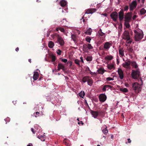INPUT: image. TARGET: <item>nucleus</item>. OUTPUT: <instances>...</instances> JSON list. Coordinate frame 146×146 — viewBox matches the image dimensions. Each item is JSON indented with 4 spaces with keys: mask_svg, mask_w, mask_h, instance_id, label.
<instances>
[{
    "mask_svg": "<svg viewBox=\"0 0 146 146\" xmlns=\"http://www.w3.org/2000/svg\"><path fill=\"white\" fill-rule=\"evenodd\" d=\"M137 82H135L132 84V88L136 93H139L141 90L142 86L143 84V81L141 78L138 80Z\"/></svg>",
    "mask_w": 146,
    "mask_h": 146,
    "instance_id": "1",
    "label": "nucleus"
},
{
    "mask_svg": "<svg viewBox=\"0 0 146 146\" xmlns=\"http://www.w3.org/2000/svg\"><path fill=\"white\" fill-rule=\"evenodd\" d=\"M135 38L136 41H138L141 39L143 37V34L142 31L137 29L134 31Z\"/></svg>",
    "mask_w": 146,
    "mask_h": 146,
    "instance_id": "2",
    "label": "nucleus"
},
{
    "mask_svg": "<svg viewBox=\"0 0 146 146\" xmlns=\"http://www.w3.org/2000/svg\"><path fill=\"white\" fill-rule=\"evenodd\" d=\"M122 38L126 40V43L127 44H130L132 42V40L130 37L129 33L127 31H124L123 34Z\"/></svg>",
    "mask_w": 146,
    "mask_h": 146,
    "instance_id": "3",
    "label": "nucleus"
},
{
    "mask_svg": "<svg viewBox=\"0 0 146 146\" xmlns=\"http://www.w3.org/2000/svg\"><path fill=\"white\" fill-rule=\"evenodd\" d=\"M140 75V72L139 69L137 68L136 70H133L132 71L131 76L132 78L134 79L137 80Z\"/></svg>",
    "mask_w": 146,
    "mask_h": 146,
    "instance_id": "4",
    "label": "nucleus"
},
{
    "mask_svg": "<svg viewBox=\"0 0 146 146\" xmlns=\"http://www.w3.org/2000/svg\"><path fill=\"white\" fill-rule=\"evenodd\" d=\"M113 44V42L111 41L105 42L104 44V48L105 50H108L109 49L110 47L112 46Z\"/></svg>",
    "mask_w": 146,
    "mask_h": 146,
    "instance_id": "5",
    "label": "nucleus"
},
{
    "mask_svg": "<svg viewBox=\"0 0 146 146\" xmlns=\"http://www.w3.org/2000/svg\"><path fill=\"white\" fill-rule=\"evenodd\" d=\"M58 36V41L59 43V44L61 45L62 46L64 45V42L63 40L62 39L60 36H59L58 35L56 34H54L53 35H51V36L53 38H55V36Z\"/></svg>",
    "mask_w": 146,
    "mask_h": 146,
    "instance_id": "6",
    "label": "nucleus"
},
{
    "mask_svg": "<svg viewBox=\"0 0 146 146\" xmlns=\"http://www.w3.org/2000/svg\"><path fill=\"white\" fill-rule=\"evenodd\" d=\"M117 72L120 79L123 80L124 78V74L123 70L120 68H118Z\"/></svg>",
    "mask_w": 146,
    "mask_h": 146,
    "instance_id": "7",
    "label": "nucleus"
},
{
    "mask_svg": "<svg viewBox=\"0 0 146 146\" xmlns=\"http://www.w3.org/2000/svg\"><path fill=\"white\" fill-rule=\"evenodd\" d=\"M80 28L75 27L74 28V41H75V37H76L80 33Z\"/></svg>",
    "mask_w": 146,
    "mask_h": 146,
    "instance_id": "8",
    "label": "nucleus"
},
{
    "mask_svg": "<svg viewBox=\"0 0 146 146\" xmlns=\"http://www.w3.org/2000/svg\"><path fill=\"white\" fill-rule=\"evenodd\" d=\"M130 61L127 60L123 63L122 65V66L124 68L127 69H130L131 68V67L130 66Z\"/></svg>",
    "mask_w": 146,
    "mask_h": 146,
    "instance_id": "9",
    "label": "nucleus"
},
{
    "mask_svg": "<svg viewBox=\"0 0 146 146\" xmlns=\"http://www.w3.org/2000/svg\"><path fill=\"white\" fill-rule=\"evenodd\" d=\"M99 100L100 102H104L107 99V96L104 94H101L99 96Z\"/></svg>",
    "mask_w": 146,
    "mask_h": 146,
    "instance_id": "10",
    "label": "nucleus"
},
{
    "mask_svg": "<svg viewBox=\"0 0 146 146\" xmlns=\"http://www.w3.org/2000/svg\"><path fill=\"white\" fill-rule=\"evenodd\" d=\"M110 16L113 21H115L118 18V14L116 12H113L111 14Z\"/></svg>",
    "mask_w": 146,
    "mask_h": 146,
    "instance_id": "11",
    "label": "nucleus"
},
{
    "mask_svg": "<svg viewBox=\"0 0 146 146\" xmlns=\"http://www.w3.org/2000/svg\"><path fill=\"white\" fill-rule=\"evenodd\" d=\"M119 19L120 21H121L123 20L124 18V12L123 9L120 10L119 12Z\"/></svg>",
    "mask_w": 146,
    "mask_h": 146,
    "instance_id": "12",
    "label": "nucleus"
},
{
    "mask_svg": "<svg viewBox=\"0 0 146 146\" xmlns=\"http://www.w3.org/2000/svg\"><path fill=\"white\" fill-rule=\"evenodd\" d=\"M119 54L121 57L124 56V49L123 47L119 48Z\"/></svg>",
    "mask_w": 146,
    "mask_h": 146,
    "instance_id": "13",
    "label": "nucleus"
},
{
    "mask_svg": "<svg viewBox=\"0 0 146 146\" xmlns=\"http://www.w3.org/2000/svg\"><path fill=\"white\" fill-rule=\"evenodd\" d=\"M132 16V13H127L125 17V21H130Z\"/></svg>",
    "mask_w": 146,
    "mask_h": 146,
    "instance_id": "14",
    "label": "nucleus"
},
{
    "mask_svg": "<svg viewBox=\"0 0 146 146\" xmlns=\"http://www.w3.org/2000/svg\"><path fill=\"white\" fill-rule=\"evenodd\" d=\"M137 3L135 1H133L130 5V10L132 11L135 9L137 6Z\"/></svg>",
    "mask_w": 146,
    "mask_h": 146,
    "instance_id": "15",
    "label": "nucleus"
},
{
    "mask_svg": "<svg viewBox=\"0 0 146 146\" xmlns=\"http://www.w3.org/2000/svg\"><path fill=\"white\" fill-rule=\"evenodd\" d=\"M112 86L110 85H104L102 88V90L103 92H106V90H108L109 89L112 88Z\"/></svg>",
    "mask_w": 146,
    "mask_h": 146,
    "instance_id": "16",
    "label": "nucleus"
},
{
    "mask_svg": "<svg viewBox=\"0 0 146 146\" xmlns=\"http://www.w3.org/2000/svg\"><path fill=\"white\" fill-rule=\"evenodd\" d=\"M115 64H108L107 65V67L109 70H114L115 68Z\"/></svg>",
    "mask_w": 146,
    "mask_h": 146,
    "instance_id": "17",
    "label": "nucleus"
},
{
    "mask_svg": "<svg viewBox=\"0 0 146 146\" xmlns=\"http://www.w3.org/2000/svg\"><path fill=\"white\" fill-rule=\"evenodd\" d=\"M130 65L132 66L133 68L135 69L138 68V65L136 62L135 61H130Z\"/></svg>",
    "mask_w": 146,
    "mask_h": 146,
    "instance_id": "18",
    "label": "nucleus"
},
{
    "mask_svg": "<svg viewBox=\"0 0 146 146\" xmlns=\"http://www.w3.org/2000/svg\"><path fill=\"white\" fill-rule=\"evenodd\" d=\"M60 69H62L63 71L65 70V66L62 63H59L58 65V70L59 71Z\"/></svg>",
    "mask_w": 146,
    "mask_h": 146,
    "instance_id": "19",
    "label": "nucleus"
},
{
    "mask_svg": "<svg viewBox=\"0 0 146 146\" xmlns=\"http://www.w3.org/2000/svg\"><path fill=\"white\" fill-rule=\"evenodd\" d=\"M91 113L92 116L95 118H97L99 114L98 111H91Z\"/></svg>",
    "mask_w": 146,
    "mask_h": 146,
    "instance_id": "20",
    "label": "nucleus"
},
{
    "mask_svg": "<svg viewBox=\"0 0 146 146\" xmlns=\"http://www.w3.org/2000/svg\"><path fill=\"white\" fill-rule=\"evenodd\" d=\"M113 58V56L111 55H108L106 56L104 59L105 60L107 61H110Z\"/></svg>",
    "mask_w": 146,
    "mask_h": 146,
    "instance_id": "21",
    "label": "nucleus"
},
{
    "mask_svg": "<svg viewBox=\"0 0 146 146\" xmlns=\"http://www.w3.org/2000/svg\"><path fill=\"white\" fill-rule=\"evenodd\" d=\"M39 76V73L38 72H35L33 75V78L34 80H36L38 79Z\"/></svg>",
    "mask_w": 146,
    "mask_h": 146,
    "instance_id": "22",
    "label": "nucleus"
},
{
    "mask_svg": "<svg viewBox=\"0 0 146 146\" xmlns=\"http://www.w3.org/2000/svg\"><path fill=\"white\" fill-rule=\"evenodd\" d=\"M93 83V81L92 79L90 77L89 80H88L87 81L88 84L90 86H91L92 85Z\"/></svg>",
    "mask_w": 146,
    "mask_h": 146,
    "instance_id": "23",
    "label": "nucleus"
},
{
    "mask_svg": "<svg viewBox=\"0 0 146 146\" xmlns=\"http://www.w3.org/2000/svg\"><path fill=\"white\" fill-rule=\"evenodd\" d=\"M105 71V70L104 69V68H102L99 69L97 70V72H98V73L101 74H103L104 72Z\"/></svg>",
    "mask_w": 146,
    "mask_h": 146,
    "instance_id": "24",
    "label": "nucleus"
},
{
    "mask_svg": "<svg viewBox=\"0 0 146 146\" xmlns=\"http://www.w3.org/2000/svg\"><path fill=\"white\" fill-rule=\"evenodd\" d=\"M83 51L85 52H88V49L86 44H84L83 45Z\"/></svg>",
    "mask_w": 146,
    "mask_h": 146,
    "instance_id": "25",
    "label": "nucleus"
},
{
    "mask_svg": "<svg viewBox=\"0 0 146 146\" xmlns=\"http://www.w3.org/2000/svg\"><path fill=\"white\" fill-rule=\"evenodd\" d=\"M92 32V29L91 28H89L85 32V33L88 35H90L91 34Z\"/></svg>",
    "mask_w": 146,
    "mask_h": 146,
    "instance_id": "26",
    "label": "nucleus"
},
{
    "mask_svg": "<svg viewBox=\"0 0 146 146\" xmlns=\"http://www.w3.org/2000/svg\"><path fill=\"white\" fill-rule=\"evenodd\" d=\"M98 33H99V35L101 36H104V38L106 36L105 35V33H104L103 32H102V30L101 29H100L98 31Z\"/></svg>",
    "mask_w": 146,
    "mask_h": 146,
    "instance_id": "27",
    "label": "nucleus"
},
{
    "mask_svg": "<svg viewBox=\"0 0 146 146\" xmlns=\"http://www.w3.org/2000/svg\"><path fill=\"white\" fill-rule=\"evenodd\" d=\"M60 4L61 6L64 7L66 5V3L65 0H62L60 1Z\"/></svg>",
    "mask_w": 146,
    "mask_h": 146,
    "instance_id": "28",
    "label": "nucleus"
},
{
    "mask_svg": "<svg viewBox=\"0 0 146 146\" xmlns=\"http://www.w3.org/2000/svg\"><path fill=\"white\" fill-rule=\"evenodd\" d=\"M54 45V43L52 41H50L49 42L48 44V46L50 48H52L53 47V46Z\"/></svg>",
    "mask_w": 146,
    "mask_h": 146,
    "instance_id": "29",
    "label": "nucleus"
},
{
    "mask_svg": "<svg viewBox=\"0 0 146 146\" xmlns=\"http://www.w3.org/2000/svg\"><path fill=\"white\" fill-rule=\"evenodd\" d=\"M89 77H90L89 76H85L82 79V82L84 83L87 82Z\"/></svg>",
    "mask_w": 146,
    "mask_h": 146,
    "instance_id": "30",
    "label": "nucleus"
},
{
    "mask_svg": "<svg viewBox=\"0 0 146 146\" xmlns=\"http://www.w3.org/2000/svg\"><path fill=\"white\" fill-rule=\"evenodd\" d=\"M85 93L84 91H81L80 92L79 94V96L82 98H83L84 97L85 95Z\"/></svg>",
    "mask_w": 146,
    "mask_h": 146,
    "instance_id": "31",
    "label": "nucleus"
},
{
    "mask_svg": "<svg viewBox=\"0 0 146 146\" xmlns=\"http://www.w3.org/2000/svg\"><path fill=\"white\" fill-rule=\"evenodd\" d=\"M85 40L88 43H90L91 41L92 40V38L90 37L89 36H87L85 38Z\"/></svg>",
    "mask_w": 146,
    "mask_h": 146,
    "instance_id": "32",
    "label": "nucleus"
},
{
    "mask_svg": "<svg viewBox=\"0 0 146 146\" xmlns=\"http://www.w3.org/2000/svg\"><path fill=\"white\" fill-rule=\"evenodd\" d=\"M119 90L120 91H121V92H125V93L127 92L128 91V89L127 88H120L119 89Z\"/></svg>",
    "mask_w": 146,
    "mask_h": 146,
    "instance_id": "33",
    "label": "nucleus"
},
{
    "mask_svg": "<svg viewBox=\"0 0 146 146\" xmlns=\"http://www.w3.org/2000/svg\"><path fill=\"white\" fill-rule=\"evenodd\" d=\"M59 30L62 33H64L65 32L64 29L63 28L60 27H58L56 28V30L57 31H58Z\"/></svg>",
    "mask_w": 146,
    "mask_h": 146,
    "instance_id": "34",
    "label": "nucleus"
},
{
    "mask_svg": "<svg viewBox=\"0 0 146 146\" xmlns=\"http://www.w3.org/2000/svg\"><path fill=\"white\" fill-rule=\"evenodd\" d=\"M50 58L51 59L52 61V62H54L56 60V57L54 56L53 54L50 55Z\"/></svg>",
    "mask_w": 146,
    "mask_h": 146,
    "instance_id": "35",
    "label": "nucleus"
},
{
    "mask_svg": "<svg viewBox=\"0 0 146 146\" xmlns=\"http://www.w3.org/2000/svg\"><path fill=\"white\" fill-rule=\"evenodd\" d=\"M146 11L144 9L142 8L140 11V13L141 15H143L145 13Z\"/></svg>",
    "mask_w": 146,
    "mask_h": 146,
    "instance_id": "36",
    "label": "nucleus"
},
{
    "mask_svg": "<svg viewBox=\"0 0 146 146\" xmlns=\"http://www.w3.org/2000/svg\"><path fill=\"white\" fill-rule=\"evenodd\" d=\"M68 140L66 139H64L63 141V143L67 146H70V144L68 143Z\"/></svg>",
    "mask_w": 146,
    "mask_h": 146,
    "instance_id": "37",
    "label": "nucleus"
},
{
    "mask_svg": "<svg viewBox=\"0 0 146 146\" xmlns=\"http://www.w3.org/2000/svg\"><path fill=\"white\" fill-rule=\"evenodd\" d=\"M129 22V21H125V25L126 27L127 28H129L130 27V25L128 23Z\"/></svg>",
    "mask_w": 146,
    "mask_h": 146,
    "instance_id": "38",
    "label": "nucleus"
},
{
    "mask_svg": "<svg viewBox=\"0 0 146 146\" xmlns=\"http://www.w3.org/2000/svg\"><path fill=\"white\" fill-rule=\"evenodd\" d=\"M105 128L102 129V131L104 133H108V130H107L106 128L107 127L106 125H105Z\"/></svg>",
    "mask_w": 146,
    "mask_h": 146,
    "instance_id": "39",
    "label": "nucleus"
},
{
    "mask_svg": "<svg viewBox=\"0 0 146 146\" xmlns=\"http://www.w3.org/2000/svg\"><path fill=\"white\" fill-rule=\"evenodd\" d=\"M88 50L93 48V46L91 45V44L88 43L86 44Z\"/></svg>",
    "mask_w": 146,
    "mask_h": 146,
    "instance_id": "40",
    "label": "nucleus"
},
{
    "mask_svg": "<svg viewBox=\"0 0 146 146\" xmlns=\"http://www.w3.org/2000/svg\"><path fill=\"white\" fill-rule=\"evenodd\" d=\"M40 113L38 111L36 112L33 113V115L36 117L39 116Z\"/></svg>",
    "mask_w": 146,
    "mask_h": 146,
    "instance_id": "41",
    "label": "nucleus"
},
{
    "mask_svg": "<svg viewBox=\"0 0 146 146\" xmlns=\"http://www.w3.org/2000/svg\"><path fill=\"white\" fill-rule=\"evenodd\" d=\"M86 60L87 61H91L92 60V56H88L86 58Z\"/></svg>",
    "mask_w": 146,
    "mask_h": 146,
    "instance_id": "42",
    "label": "nucleus"
},
{
    "mask_svg": "<svg viewBox=\"0 0 146 146\" xmlns=\"http://www.w3.org/2000/svg\"><path fill=\"white\" fill-rule=\"evenodd\" d=\"M106 80L108 82L111 80H114V79L111 77H108L106 78Z\"/></svg>",
    "mask_w": 146,
    "mask_h": 146,
    "instance_id": "43",
    "label": "nucleus"
},
{
    "mask_svg": "<svg viewBox=\"0 0 146 146\" xmlns=\"http://www.w3.org/2000/svg\"><path fill=\"white\" fill-rule=\"evenodd\" d=\"M67 22L66 20L65 19H64L62 21H61V23L62 24H64L65 25L66 24V23Z\"/></svg>",
    "mask_w": 146,
    "mask_h": 146,
    "instance_id": "44",
    "label": "nucleus"
},
{
    "mask_svg": "<svg viewBox=\"0 0 146 146\" xmlns=\"http://www.w3.org/2000/svg\"><path fill=\"white\" fill-rule=\"evenodd\" d=\"M75 63L78 65H80V61L77 59H75Z\"/></svg>",
    "mask_w": 146,
    "mask_h": 146,
    "instance_id": "45",
    "label": "nucleus"
},
{
    "mask_svg": "<svg viewBox=\"0 0 146 146\" xmlns=\"http://www.w3.org/2000/svg\"><path fill=\"white\" fill-rule=\"evenodd\" d=\"M90 9L91 11V14L93 13L94 12H96V10L94 8L91 9Z\"/></svg>",
    "mask_w": 146,
    "mask_h": 146,
    "instance_id": "46",
    "label": "nucleus"
},
{
    "mask_svg": "<svg viewBox=\"0 0 146 146\" xmlns=\"http://www.w3.org/2000/svg\"><path fill=\"white\" fill-rule=\"evenodd\" d=\"M72 64V62L71 61H69L67 62L68 65L69 66V67H70Z\"/></svg>",
    "mask_w": 146,
    "mask_h": 146,
    "instance_id": "47",
    "label": "nucleus"
},
{
    "mask_svg": "<svg viewBox=\"0 0 146 146\" xmlns=\"http://www.w3.org/2000/svg\"><path fill=\"white\" fill-rule=\"evenodd\" d=\"M86 13L87 14H91L90 9H88L87 11H86Z\"/></svg>",
    "mask_w": 146,
    "mask_h": 146,
    "instance_id": "48",
    "label": "nucleus"
},
{
    "mask_svg": "<svg viewBox=\"0 0 146 146\" xmlns=\"http://www.w3.org/2000/svg\"><path fill=\"white\" fill-rule=\"evenodd\" d=\"M56 52L57 54L59 55H60L61 54V51L59 49Z\"/></svg>",
    "mask_w": 146,
    "mask_h": 146,
    "instance_id": "49",
    "label": "nucleus"
},
{
    "mask_svg": "<svg viewBox=\"0 0 146 146\" xmlns=\"http://www.w3.org/2000/svg\"><path fill=\"white\" fill-rule=\"evenodd\" d=\"M128 9V7L127 5H126L124 7V10L127 11Z\"/></svg>",
    "mask_w": 146,
    "mask_h": 146,
    "instance_id": "50",
    "label": "nucleus"
},
{
    "mask_svg": "<svg viewBox=\"0 0 146 146\" xmlns=\"http://www.w3.org/2000/svg\"><path fill=\"white\" fill-rule=\"evenodd\" d=\"M61 61L64 63H66L67 62V60L66 59H62Z\"/></svg>",
    "mask_w": 146,
    "mask_h": 146,
    "instance_id": "51",
    "label": "nucleus"
},
{
    "mask_svg": "<svg viewBox=\"0 0 146 146\" xmlns=\"http://www.w3.org/2000/svg\"><path fill=\"white\" fill-rule=\"evenodd\" d=\"M116 63L117 65H118L119 64V59L118 57H117L116 59Z\"/></svg>",
    "mask_w": 146,
    "mask_h": 146,
    "instance_id": "52",
    "label": "nucleus"
},
{
    "mask_svg": "<svg viewBox=\"0 0 146 146\" xmlns=\"http://www.w3.org/2000/svg\"><path fill=\"white\" fill-rule=\"evenodd\" d=\"M51 32V31H49L47 32V37H49V35H50V34Z\"/></svg>",
    "mask_w": 146,
    "mask_h": 146,
    "instance_id": "53",
    "label": "nucleus"
},
{
    "mask_svg": "<svg viewBox=\"0 0 146 146\" xmlns=\"http://www.w3.org/2000/svg\"><path fill=\"white\" fill-rule=\"evenodd\" d=\"M40 140L42 141H44L45 140V137L44 136H43L42 137L41 139H40Z\"/></svg>",
    "mask_w": 146,
    "mask_h": 146,
    "instance_id": "54",
    "label": "nucleus"
},
{
    "mask_svg": "<svg viewBox=\"0 0 146 146\" xmlns=\"http://www.w3.org/2000/svg\"><path fill=\"white\" fill-rule=\"evenodd\" d=\"M5 120L6 121H7V122H9L10 120V119L9 117H7L6 119H5Z\"/></svg>",
    "mask_w": 146,
    "mask_h": 146,
    "instance_id": "55",
    "label": "nucleus"
},
{
    "mask_svg": "<svg viewBox=\"0 0 146 146\" xmlns=\"http://www.w3.org/2000/svg\"><path fill=\"white\" fill-rule=\"evenodd\" d=\"M85 101H84V104H85V105L86 106H88V105L87 102V101L86 100H84Z\"/></svg>",
    "mask_w": 146,
    "mask_h": 146,
    "instance_id": "56",
    "label": "nucleus"
},
{
    "mask_svg": "<svg viewBox=\"0 0 146 146\" xmlns=\"http://www.w3.org/2000/svg\"><path fill=\"white\" fill-rule=\"evenodd\" d=\"M80 60H79L80 61V62H81L82 63H84V61L83 59V58L82 57H80Z\"/></svg>",
    "mask_w": 146,
    "mask_h": 146,
    "instance_id": "57",
    "label": "nucleus"
},
{
    "mask_svg": "<svg viewBox=\"0 0 146 146\" xmlns=\"http://www.w3.org/2000/svg\"><path fill=\"white\" fill-rule=\"evenodd\" d=\"M78 125H80V124H81L82 125H83L84 124V123L82 121H81L78 122Z\"/></svg>",
    "mask_w": 146,
    "mask_h": 146,
    "instance_id": "58",
    "label": "nucleus"
},
{
    "mask_svg": "<svg viewBox=\"0 0 146 146\" xmlns=\"http://www.w3.org/2000/svg\"><path fill=\"white\" fill-rule=\"evenodd\" d=\"M137 17V16L136 15H134L132 17V19L133 20H135L136 18Z\"/></svg>",
    "mask_w": 146,
    "mask_h": 146,
    "instance_id": "59",
    "label": "nucleus"
},
{
    "mask_svg": "<svg viewBox=\"0 0 146 146\" xmlns=\"http://www.w3.org/2000/svg\"><path fill=\"white\" fill-rule=\"evenodd\" d=\"M125 85L126 87H129V85L127 83H125Z\"/></svg>",
    "mask_w": 146,
    "mask_h": 146,
    "instance_id": "60",
    "label": "nucleus"
},
{
    "mask_svg": "<svg viewBox=\"0 0 146 146\" xmlns=\"http://www.w3.org/2000/svg\"><path fill=\"white\" fill-rule=\"evenodd\" d=\"M31 131L33 132V133L34 134L35 133V131H34V129H33V128H31Z\"/></svg>",
    "mask_w": 146,
    "mask_h": 146,
    "instance_id": "61",
    "label": "nucleus"
},
{
    "mask_svg": "<svg viewBox=\"0 0 146 146\" xmlns=\"http://www.w3.org/2000/svg\"><path fill=\"white\" fill-rule=\"evenodd\" d=\"M102 15H103L105 17H107V15L106 13H103L101 14Z\"/></svg>",
    "mask_w": 146,
    "mask_h": 146,
    "instance_id": "62",
    "label": "nucleus"
},
{
    "mask_svg": "<svg viewBox=\"0 0 146 146\" xmlns=\"http://www.w3.org/2000/svg\"><path fill=\"white\" fill-rule=\"evenodd\" d=\"M101 6V5L100 4H97V7L98 8H100V7Z\"/></svg>",
    "mask_w": 146,
    "mask_h": 146,
    "instance_id": "63",
    "label": "nucleus"
},
{
    "mask_svg": "<svg viewBox=\"0 0 146 146\" xmlns=\"http://www.w3.org/2000/svg\"><path fill=\"white\" fill-rule=\"evenodd\" d=\"M43 136L42 135H38L37 137L40 139H41L42 137Z\"/></svg>",
    "mask_w": 146,
    "mask_h": 146,
    "instance_id": "64",
    "label": "nucleus"
}]
</instances>
